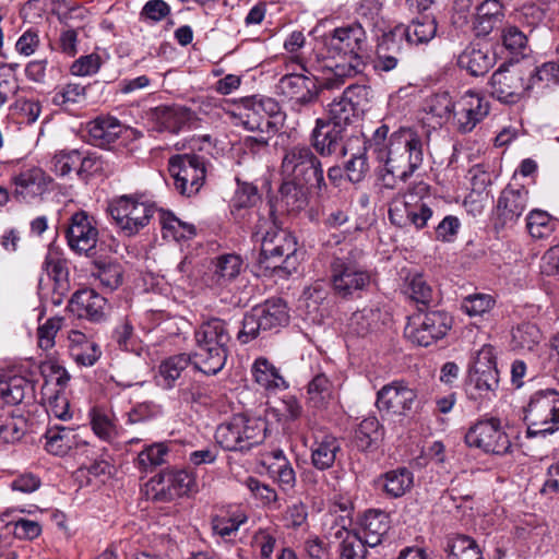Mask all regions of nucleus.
<instances>
[{"instance_id": "f257e3e1", "label": "nucleus", "mask_w": 559, "mask_h": 559, "mask_svg": "<svg viewBox=\"0 0 559 559\" xmlns=\"http://www.w3.org/2000/svg\"><path fill=\"white\" fill-rule=\"evenodd\" d=\"M390 128L380 124L365 143L379 164L380 185L393 190L400 181H406L423 164V140L412 128L402 127L389 135Z\"/></svg>"}, {"instance_id": "f03ea898", "label": "nucleus", "mask_w": 559, "mask_h": 559, "mask_svg": "<svg viewBox=\"0 0 559 559\" xmlns=\"http://www.w3.org/2000/svg\"><path fill=\"white\" fill-rule=\"evenodd\" d=\"M230 338L226 321L215 317L204 320L194 331V367L205 374H217L226 364Z\"/></svg>"}, {"instance_id": "7ed1b4c3", "label": "nucleus", "mask_w": 559, "mask_h": 559, "mask_svg": "<svg viewBox=\"0 0 559 559\" xmlns=\"http://www.w3.org/2000/svg\"><path fill=\"white\" fill-rule=\"evenodd\" d=\"M328 45L331 51L345 59L343 63L334 66L333 76L325 81V86L333 88L342 85L344 79L352 78L360 71L362 58L368 47L367 35L359 23H352L335 28Z\"/></svg>"}, {"instance_id": "20e7f679", "label": "nucleus", "mask_w": 559, "mask_h": 559, "mask_svg": "<svg viewBox=\"0 0 559 559\" xmlns=\"http://www.w3.org/2000/svg\"><path fill=\"white\" fill-rule=\"evenodd\" d=\"M261 242L259 263L274 273L289 275L296 270L298 260L296 237L287 229L280 228L275 223L266 219L258 226L254 236Z\"/></svg>"}, {"instance_id": "39448f33", "label": "nucleus", "mask_w": 559, "mask_h": 559, "mask_svg": "<svg viewBox=\"0 0 559 559\" xmlns=\"http://www.w3.org/2000/svg\"><path fill=\"white\" fill-rule=\"evenodd\" d=\"M527 437L552 435L559 430V392L544 389L532 393L523 406Z\"/></svg>"}, {"instance_id": "423d86ee", "label": "nucleus", "mask_w": 559, "mask_h": 559, "mask_svg": "<svg viewBox=\"0 0 559 559\" xmlns=\"http://www.w3.org/2000/svg\"><path fill=\"white\" fill-rule=\"evenodd\" d=\"M284 67L286 73L278 81L281 94L293 103L294 108L314 103L319 96V86L316 76L306 68L305 58L288 57Z\"/></svg>"}, {"instance_id": "0eeeda50", "label": "nucleus", "mask_w": 559, "mask_h": 559, "mask_svg": "<svg viewBox=\"0 0 559 559\" xmlns=\"http://www.w3.org/2000/svg\"><path fill=\"white\" fill-rule=\"evenodd\" d=\"M265 430L261 418L237 414L217 427L215 438L227 451H247L263 441Z\"/></svg>"}, {"instance_id": "6e6552de", "label": "nucleus", "mask_w": 559, "mask_h": 559, "mask_svg": "<svg viewBox=\"0 0 559 559\" xmlns=\"http://www.w3.org/2000/svg\"><path fill=\"white\" fill-rule=\"evenodd\" d=\"M286 179H295L321 191L325 187L321 162L306 145H295L285 151L281 165Z\"/></svg>"}, {"instance_id": "1a4fd4ad", "label": "nucleus", "mask_w": 559, "mask_h": 559, "mask_svg": "<svg viewBox=\"0 0 559 559\" xmlns=\"http://www.w3.org/2000/svg\"><path fill=\"white\" fill-rule=\"evenodd\" d=\"M371 273L350 258H335L330 266L333 293L343 299L360 297L371 284Z\"/></svg>"}, {"instance_id": "9d476101", "label": "nucleus", "mask_w": 559, "mask_h": 559, "mask_svg": "<svg viewBox=\"0 0 559 559\" xmlns=\"http://www.w3.org/2000/svg\"><path fill=\"white\" fill-rule=\"evenodd\" d=\"M286 304L282 299H270L254 307L243 317L242 328L238 332L239 342L246 344L258 337L261 332L277 331L288 323Z\"/></svg>"}, {"instance_id": "9b49d317", "label": "nucleus", "mask_w": 559, "mask_h": 559, "mask_svg": "<svg viewBox=\"0 0 559 559\" xmlns=\"http://www.w3.org/2000/svg\"><path fill=\"white\" fill-rule=\"evenodd\" d=\"M452 325L449 312L431 310L415 314L405 328V335L412 343L428 347L445 337Z\"/></svg>"}, {"instance_id": "f8f14e48", "label": "nucleus", "mask_w": 559, "mask_h": 559, "mask_svg": "<svg viewBox=\"0 0 559 559\" xmlns=\"http://www.w3.org/2000/svg\"><path fill=\"white\" fill-rule=\"evenodd\" d=\"M490 95L503 104L521 102L531 90L527 71L521 66H501L491 75L489 82Z\"/></svg>"}, {"instance_id": "ddd939ff", "label": "nucleus", "mask_w": 559, "mask_h": 559, "mask_svg": "<svg viewBox=\"0 0 559 559\" xmlns=\"http://www.w3.org/2000/svg\"><path fill=\"white\" fill-rule=\"evenodd\" d=\"M168 170L176 191L186 197H192L200 191L206 175L204 158L195 154L173 156Z\"/></svg>"}, {"instance_id": "4468645a", "label": "nucleus", "mask_w": 559, "mask_h": 559, "mask_svg": "<svg viewBox=\"0 0 559 559\" xmlns=\"http://www.w3.org/2000/svg\"><path fill=\"white\" fill-rule=\"evenodd\" d=\"M116 225L126 236H133L144 228L155 212L154 206L132 195H122L109 205Z\"/></svg>"}, {"instance_id": "2eb2a0df", "label": "nucleus", "mask_w": 559, "mask_h": 559, "mask_svg": "<svg viewBox=\"0 0 559 559\" xmlns=\"http://www.w3.org/2000/svg\"><path fill=\"white\" fill-rule=\"evenodd\" d=\"M280 112L278 103L271 97L242 98L233 111L239 123L249 131L275 132L272 117Z\"/></svg>"}, {"instance_id": "dca6fc26", "label": "nucleus", "mask_w": 559, "mask_h": 559, "mask_svg": "<svg viewBox=\"0 0 559 559\" xmlns=\"http://www.w3.org/2000/svg\"><path fill=\"white\" fill-rule=\"evenodd\" d=\"M465 442L471 448L496 455L507 454L512 445L500 419L496 417L481 419L473 425L465 435Z\"/></svg>"}, {"instance_id": "f3484780", "label": "nucleus", "mask_w": 559, "mask_h": 559, "mask_svg": "<svg viewBox=\"0 0 559 559\" xmlns=\"http://www.w3.org/2000/svg\"><path fill=\"white\" fill-rule=\"evenodd\" d=\"M490 111L489 102L478 92L466 91L456 100L452 116V126L461 134L472 132Z\"/></svg>"}, {"instance_id": "a211bd4d", "label": "nucleus", "mask_w": 559, "mask_h": 559, "mask_svg": "<svg viewBox=\"0 0 559 559\" xmlns=\"http://www.w3.org/2000/svg\"><path fill=\"white\" fill-rule=\"evenodd\" d=\"M66 238L71 250L90 255L98 242L95 218L85 211L73 213L69 219Z\"/></svg>"}, {"instance_id": "6ab92c4d", "label": "nucleus", "mask_w": 559, "mask_h": 559, "mask_svg": "<svg viewBox=\"0 0 559 559\" xmlns=\"http://www.w3.org/2000/svg\"><path fill=\"white\" fill-rule=\"evenodd\" d=\"M416 400L413 388L404 381H393L378 391L376 406L388 416H404L412 411Z\"/></svg>"}, {"instance_id": "aec40b11", "label": "nucleus", "mask_w": 559, "mask_h": 559, "mask_svg": "<svg viewBox=\"0 0 559 559\" xmlns=\"http://www.w3.org/2000/svg\"><path fill=\"white\" fill-rule=\"evenodd\" d=\"M51 182V177L40 167H25L11 177L12 195L17 201L31 202L45 194Z\"/></svg>"}, {"instance_id": "412c9836", "label": "nucleus", "mask_w": 559, "mask_h": 559, "mask_svg": "<svg viewBox=\"0 0 559 559\" xmlns=\"http://www.w3.org/2000/svg\"><path fill=\"white\" fill-rule=\"evenodd\" d=\"M530 195L525 187H506L496 206L497 219L501 226H513L528 206Z\"/></svg>"}, {"instance_id": "4be33fe9", "label": "nucleus", "mask_w": 559, "mask_h": 559, "mask_svg": "<svg viewBox=\"0 0 559 559\" xmlns=\"http://www.w3.org/2000/svg\"><path fill=\"white\" fill-rule=\"evenodd\" d=\"M43 269L53 282L49 300L53 306H60L70 292L67 261L59 250L50 246L43 262Z\"/></svg>"}, {"instance_id": "5701e85b", "label": "nucleus", "mask_w": 559, "mask_h": 559, "mask_svg": "<svg viewBox=\"0 0 559 559\" xmlns=\"http://www.w3.org/2000/svg\"><path fill=\"white\" fill-rule=\"evenodd\" d=\"M151 117L158 131L170 133H179L186 128H192L198 120L194 111L181 105L155 107Z\"/></svg>"}, {"instance_id": "b1692460", "label": "nucleus", "mask_w": 559, "mask_h": 559, "mask_svg": "<svg viewBox=\"0 0 559 559\" xmlns=\"http://www.w3.org/2000/svg\"><path fill=\"white\" fill-rule=\"evenodd\" d=\"M341 522L337 523L334 519L328 531L330 537L341 540L337 559H366L370 547L359 536V533L346 527L344 518H341Z\"/></svg>"}, {"instance_id": "393cba45", "label": "nucleus", "mask_w": 559, "mask_h": 559, "mask_svg": "<svg viewBox=\"0 0 559 559\" xmlns=\"http://www.w3.org/2000/svg\"><path fill=\"white\" fill-rule=\"evenodd\" d=\"M365 91L364 86L349 85L342 95L328 105L326 120L346 130L357 116L358 103L355 100Z\"/></svg>"}, {"instance_id": "a878e982", "label": "nucleus", "mask_w": 559, "mask_h": 559, "mask_svg": "<svg viewBox=\"0 0 559 559\" xmlns=\"http://www.w3.org/2000/svg\"><path fill=\"white\" fill-rule=\"evenodd\" d=\"M107 300L92 288H84L73 294L68 309L80 319L98 322L105 316Z\"/></svg>"}, {"instance_id": "bb28decb", "label": "nucleus", "mask_w": 559, "mask_h": 559, "mask_svg": "<svg viewBox=\"0 0 559 559\" xmlns=\"http://www.w3.org/2000/svg\"><path fill=\"white\" fill-rule=\"evenodd\" d=\"M90 142L99 147H110L121 136L135 131L123 126L117 118L98 117L87 126Z\"/></svg>"}, {"instance_id": "cd10ccee", "label": "nucleus", "mask_w": 559, "mask_h": 559, "mask_svg": "<svg viewBox=\"0 0 559 559\" xmlns=\"http://www.w3.org/2000/svg\"><path fill=\"white\" fill-rule=\"evenodd\" d=\"M346 130L326 119H317L316 128L312 131V145L321 155H331L336 152H345L342 142Z\"/></svg>"}, {"instance_id": "c85d7f7f", "label": "nucleus", "mask_w": 559, "mask_h": 559, "mask_svg": "<svg viewBox=\"0 0 559 559\" xmlns=\"http://www.w3.org/2000/svg\"><path fill=\"white\" fill-rule=\"evenodd\" d=\"M504 19V5L500 0H484L475 10L473 31L477 37H485L497 28Z\"/></svg>"}, {"instance_id": "c756f323", "label": "nucleus", "mask_w": 559, "mask_h": 559, "mask_svg": "<svg viewBox=\"0 0 559 559\" xmlns=\"http://www.w3.org/2000/svg\"><path fill=\"white\" fill-rule=\"evenodd\" d=\"M68 352L76 365L82 367L94 366L102 356L98 344L79 330L69 331Z\"/></svg>"}, {"instance_id": "7c9ffc66", "label": "nucleus", "mask_w": 559, "mask_h": 559, "mask_svg": "<svg viewBox=\"0 0 559 559\" xmlns=\"http://www.w3.org/2000/svg\"><path fill=\"white\" fill-rule=\"evenodd\" d=\"M402 44L405 39L409 45L427 44L437 34L436 20L427 15L414 19L408 25H399L391 31Z\"/></svg>"}, {"instance_id": "2f4dec72", "label": "nucleus", "mask_w": 559, "mask_h": 559, "mask_svg": "<svg viewBox=\"0 0 559 559\" xmlns=\"http://www.w3.org/2000/svg\"><path fill=\"white\" fill-rule=\"evenodd\" d=\"M211 280L218 287H227L243 271L245 262L240 254L223 253L212 260Z\"/></svg>"}, {"instance_id": "473e14b6", "label": "nucleus", "mask_w": 559, "mask_h": 559, "mask_svg": "<svg viewBox=\"0 0 559 559\" xmlns=\"http://www.w3.org/2000/svg\"><path fill=\"white\" fill-rule=\"evenodd\" d=\"M311 450V463L319 471L331 468L341 452V443L332 433L320 432L314 436Z\"/></svg>"}, {"instance_id": "72a5a7b5", "label": "nucleus", "mask_w": 559, "mask_h": 559, "mask_svg": "<svg viewBox=\"0 0 559 559\" xmlns=\"http://www.w3.org/2000/svg\"><path fill=\"white\" fill-rule=\"evenodd\" d=\"M389 528L390 520L385 512L369 510L361 518L359 528L355 531L370 548H373L381 544Z\"/></svg>"}, {"instance_id": "f704fd0d", "label": "nucleus", "mask_w": 559, "mask_h": 559, "mask_svg": "<svg viewBox=\"0 0 559 559\" xmlns=\"http://www.w3.org/2000/svg\"><path fill=\"white\" fill-rule=\"evenodd\" d=\"M254 382L267 392L283 391L288 388L280 369L265 357H258L251 367Z\"/></svg>"}, {"instance_id": "c9c22d12", "label": "nucleus", "mask_w": 559, "mask_h": 559, "mask_svg": "<svg viewBox=\"0 0 559 559\" xmlns=\"http://www.w3.org/2000/svg\"><path fill=\"white\" fill-rule=\"evenodd\" d=\"M269 476L277 483L283 490L293 489L296 485V473L282 450L273 451L264 460Z\"/></svg>"}, {"instance_id": "e433bc0d", "label": "nucleus", "mask_w": 559, "mask_h": 559, "mask_svg": "<svg viewBox=\"0 0 559 559\" xmlns=\"http://www.w3.org/2000/svg\"><path fill=\"white\" fill-rule=\"evenodd\" d=\"M456 63L460 69L467 71L471 75L479 76L492 68L495 57L488 49L469 45L457 56Z\"/></svg>"}, {"instance_id": "4c0bfd02", "label": "nucleus", "mask_w": 559, "mask_h": 559, "mask_svg": "<svg viewBox=\"0 0 559 559\" xmlns=\"http://www.w3.org/2000/svg\"><path fill=\"white\" fill-rule=\"evenodd\" d=\"M336 399V389L329 377L320 372L308 383L307 404L317 411H323Z\"/></svg>"}, {"instance_id": "58836bf2", "label": "nucleus", "mask_w": 559, "mask_h": 559, "mask_svg": "<svg viewBox=\"0 0 559 559\" xmlns=\"http://www.w3.org/2000/svg\"><path fill=\"white\" fill-rule=\"evenodd\" d=\"M34 384L23 376H0V397L9 405H17L25 397H33Z\"/></svg>"}, {"instance_id": "ea45409f", "label": "nucleus", "mask_w": 559, "mask_h": 559, "mask_svg": "<svg viewBox=\"0 0 559 559\" xmlns=\"http://www.w3.org/2000/svg\"><path fill=\"white\" fill-rule=\"evenodd\" d=\"M499 385L498 370H469L466 391L468 397L472 400H490L496 395V390Z\"/></svg>"}, {"instance_id": "a19ab883", "label": "nucleus", "mask_w": 559, "mask_h": 559, "mask_svg": "<svg viewBox=\"0 0 559 559\" xmlns=\"http://www.w3.org/2000/svg\"><path fill=\"white\" fill-rule=\"evenodd\" d=\"M45 449L58 456L66 455L71 449L81 443L74 429L64 426L49 427L45 433Z\"/></svg>"}, {"instance_id": "79ce46f5", "label": "nucleus", "mask_w": 559, "mask_h": 559, "mask_svg": "<svg viewBox=\"0 0 559 559\" xmlns=\"http://www.w3.org/2000/svg\"><path fill=\"white\" fill-rule=\"evenodd\" d=\"M193 364V355L177 354L164 359L158 366L156 383L163 389H173L181 373Z\"/></svg>"}, {"instance_id": "37998d69", "label": "nucleus", "mask_w": 559, "mask_h": 559, "mask_svg": "<svg viewBox=\"0 0 559 559\" xmlns=\"http://www.w3.org/2000/svg\"><path fill=\"white\" fill-rule=\"evenodd\" d=\"M403 44L396 39L392 32L384 34L377 47L374 68L385 72L395 69L403 53Z\"/></svg>"}, {"instance_id": "c03bdc74", "label": "nucleus", "mask_w": 559, "mask_h": 559, "mask_svg": "<svg viewBox=\"0 0 559 559\" xmlns=\"http://www.w3.org/2000/svg\"><path fill=\"white\" fill-rule=\"evenodd\" d=\"M402 292L416 304L429 305L435 301V290L419 272H409L404 278Z\"/></svg>"}, {"instance_id": "a18cd8bd", "label": "nucleus", "mask_w": 559, "mask_h": 559, "mask_svg": "<svg viewBox=\"0 0 559 559\" xmlns=\"http://www.w3.org/2000/svg\"><path fill=\"white\" fill-rule=\"evenodd\" d=\"M543 341V333L532 322H524L512 330L511 346L520 352H533Z\"/></svg>"}, {"instance_id": "49530a36", "label": "nucleus", "mask_w": 559, "mask_h": 559, "mask_svg": "<svg viewBox=\"0 0 559 559\" xmlns=\"http://www.w3.org/2000/svg\"><path fill=\"white\" fill-rule=\"evenodd\" d=\"M159 224L164 239L180 241L190 239L195 234L193 225L180 221L170 212H159Z\"/></svg>"}, {"instance_id": "de8ad7c7", "label": "nucleus", "mask_w": 559, "mask_h": 559, "mask_svg": "<svg viewBox=\"0 0 559 559\" xmlns=\"http://www.w3.org/2000/svg\"><path fill=\"white\" fill-rule=\"evenodd\" d=\"M90 421L93 432L100 440L110 442L118 436L117 425L111 412L102 407H94L90 412Z\"/></svg>"}, {"instance_id": "09e8293b", "label": "nucleus", "mask_w": 559, "mask_h": 559, "mask_svg": "<svg viewBox=\"0 0 559 559\" xmlns=\"http://www.w3.org/2000/svg\"><path fill=\"white\" fill-rule=\"evenodd\" d=\"M413 484L414 475L406 467L390 471L383 475L382 487L393 498L404 496L413 487Z\"/></svg>"}, {"instance_id": "8fccbe9b", "label": "nucleus", "mask_w": 559, "mask_h": 559, "mask_svg": "<svg viewBox=\"0 0 559 559\" xmlns=\"http://www.w3.org/2000/svg\"><path fill=\"white\" fill-rule=\"evenodd\" d=\"M92 274L100 282L105 289L112 292L122 284L124 271L118 262L98 261L95 262Z\"/></svg>"}, {"instance_id": "3c124183", "label": "nucleus", "mask_w": 559, "mask_h": 559, "mask_svg": "<svg viewBox=\"0 0 559 559\" xmlns=\"http://www.w3.org/2000/svg\"><path fill=\"white\" fill-rule=\"evenodd\" d=\"M305 186L309 183H301L299 180L286 179L280 188L281 201L285 204L288 211H299L307 205V192Z\"/></svg>"}, {"instance_id": "603ef678", "label": "nucleus", "mask_w": 559, "mask_h": 559, "mask_svg": "<svg viewBox=\"0 0 559 559\" xmlns=\"http://www.w3.org/2000/svg\"><path fill=\"white\" fill-rule=\"evenodd\" d=\"M165 472L177 498L190 496L199 491L197 476L191 469L180 468Z\"/></svg>"}, {"instance_id": "864d4df0", "label": "nucleus", "mask_w": 559, "mask_h": 559, "mask_svg": "<svg viewBox=\"0 0 559 559\" xmlns=\"http://www.w3.org/2000/svg\"><path fill=\"white\" fill-rule=\"evenodd\" d=\"M531 88L546 90L559 85V64L552 61L545 62L535 71H527Z\"/></svg>"}, {"instance_id": "5fc2aeb1", "label": "nucleus", "mask_w": 559, "mask_h": 559, "mask_svg": "<svg viewBox=\"0 0 559 559\" xmlns=\"http://www.w3.org/2000/svg\"><path fill=\"white\" fill-rule=\"evenodd\" d=\"M146 499L157 502H168L175 500L177 497L173 491L170 481L166 472H162L152 477L143 488Z\"/></svg>"}, {"instance_id": "6e6d98bb", "label": "nucleus", "mask_w": 559, "mask_h": 559, "mask_svg": "<svg viewBox=\"0 0 559 559\" xmlns=\"http://www.w3.org/2000/svg\"><path fill=\"white\" fill-rule=\"evenodd\" d=\"M557 225V219L552 218L547 212L533 210L526 217V227L530 235L534 238H546L551 235Z\"/></svg>"}, {"instance_id": "4d7b16f0", "label": "nucleus", "mask_w": 559, "mask_h": 559, "mask_svg": "<svg viewBox=\"0 0 559 559\" xmlns=\"http://www.w3.org/2000/svg\"><path fill=\"white\" fill-rule=\"evenodd\" d=\"M382 437L380 423L376 417L362 419L356 429L355 441L360 450H368Z\"/></svg>"}, {"instance_id": "13d9d810", "label": "nucleus", "mask_w": 559, "mask_h": 559, "mask_svg": "<svg viewBox=\"0 0 559 559\" xmlns=\"http://www.w3.org/2000/svg\"><path fill=\"white\" fill-rule=\"evenodd\" d=\"M63 317H51L43 324H39L36 331L37 345L43 350H50L56 345V336L64 324Z\"/></svg>"}, {"instance_id": "bf43d9fd", "label": "nucleus", "mask_w": 559, "mask_h": 559, "mask_svg": "<svg viewBox=\"0 0 559 559\" xmlns=\"http://www.w3.org/2000/svg\"><path fill=\"white\" fill-rule=\"evenodd\" d=\"M424 109L433 117L449 120L453 116L454 100L447 92L436 93L426 99Z\"/></svg>"}, {"instance_id": "052dcab7", "label": "nucleus", "mask_w": 559, "mask_h": 559, "mask_svg": "<svg viewBox=\"0 0 559 559\" xmlns=\"http://www.w3.org/2000/svg\"><path fill=\"white\" fill-rule=\"evenodd\" d=\"M448 557L449 559H484L476 542L466 535L453 538Z\"/></svg>"}, {"instance_id": "680f3d73", "label": "nucleus", "mask_w": 559, "mask_h": 559, "mask_svg": "<svg viewBox=\"0 0 559 559\" xmlns=\"http://www.w3.org/2000/svg\"><path fill=\"white\" fill-rule=\"evenodd\" d=\"M79 163V150H60L52 156L50 169L57 176L64 177L70 175L73 170L76 171Z\"/></svg>"}, {"instance_id": "e2e57ef3", "label": "nucleus", "mask_w": 559, "mask_h": 559, "mask_svg": "<svg viewBox=\"0 0 559 559\" xmlns=\"http://www.w3.org/2000/svg\"><path fill=\"white\" fill-rule=\"evenodd\" d=\"M168 448L165 443H153L142 450L138 455V466L143 471L153 469L165 463Z\"/></svg>"}, {"instance_id": "0e129e2a", "label": "nucleus", "mask_w": 559, "mask_h": 559, "mask_svg": "<svg viewBox=\"0 0 559 559\" xmlns=\"http://www.w3.org/2000/svg\"><path fill=\"white\" fill-rule=\"evenodd\" d=\"M530 34L520 26L508 24L502 29V44L511 52H522L527 46Z\"/></svg>"}, {"instance_id": "69168bd1", "label": "nucleus", "mask_w": 559, "mask_h": 559, "mask_svg": "<svg viewBox=\"0 0 559 559\" xmlns=\"http://www.w3.org/2000/svg\"><path fill=\"white\" fill-rule=\"evenodd\" d=\"M86 88L78 83H69L56 91L52 103L56 106L69 107L85 100Z\"/></svg>"}, {"instance_id": "338daca9", "label": "nucleus", "mask_w": 559, "mask_h": 559, "mask_svg": "<svg viewBox=\"0 0 559 559\" xmlns=\"http://www.w3.org/2000/svg\"><path fill=\"white\" fill-rule=\"evenodd\" d=\"M40 372L48 382H55L59 389L63 390L70 381V374L67 369L55 358H48L39 366Z\"/></svg>"}, {"instance_id": "774afa93", "label": "nucleus", "mask_w": 559, "mask_h": 559, "mask_svg": "<svg viewBox=\"0 0 559 559\" xmlns=\"http://www.w3.org/2000/svg\"><path fill=\"white\" fill-rule=\"evenodd\" d=\"M495 306V299L488 294H474L462 301V310L469 317L483 316Z\"/></svg>"}]
</instances>
